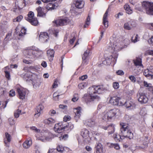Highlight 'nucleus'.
<instances>
[{"label": "nucleus", "instance_id": "nucleus-1", "mask_svg": "<svg viewBox=\"0 0 153 153\" xmlns=\"http://www.w3.org/2000/svg\"><path fill=\"white\" fill-rule=\"evenodd\" d=\"M116 37H111L109 43L107 45L108 51L112 53H116V52L122 50L124 48V42L123 41L116 42Z\"/></svg>", "mask_w": 153, "mask_h": 153}, {"label": "nucleus", "instance_id": "nucleus-2", "mask_svg": "<svg viewBox=\"0 0 153 153\" xmlns=\"http://www.w3.org/2000/svg\"><path fill=\"white\" fill-rule=\"evenodd\" d=\"M92 88L94 90L93 93L91 92L88 95L85 94L83 97V99L87 103L93 101L95 99H100V97L96 94L95 95V94L96 93L100 94L103 91V88L100 85L94 86Z\"/></svg>", "mask_w": 153, "mask_h": 153}, {"label": "nucleus", "instance_id": "nucleus-3", "mask_svg": "<svg viewBox=\"0 0 153 153\" xmlns=\"http://www.w3.org/2000/svg\"><path fill=\"white\" fill-rule=\"evenodd\" d=\"M121 114L120 110L117 108H113L104 112L102 114V119L105 121H111L114 120L116 115Z\"/></svg>", "mask_w": 153, "mask_h": 153}, {"label": "nucleus", "instance_id": "nucleus-4", "mask_svg": "<svg viewBox=\"0 0 153 153\" xmlns=\"http://www.w3.org/2000/svg\"><path fill=\"white\" fill-rule=\"evenodd\" d=\"M121 114L120 110L117 108H113L104 112L102 114V119L105 121H111L114 120L116 115Z\"/></svg>", "mask_w": 153, "mask_h": 153}, {"label": "nucleus", "instance_id": "nucleus-5", "mask_svg": "<svg viewBox=\"0 0 153 153\" xmlns=\"http://www.w3.org/2000/svg\"><path fill=\"white\" fill-rule=\"evenodd\" d=\"M143 8L145 10L146 13L149 15H153V3L148 1H144L142 3Z\"/></svg>", "mask_w": 153, "mask_h": 153}, {"label": "nucleus", "instance_id": "nucleus-6", "mask_svg": "<svg viewBox=\"0 0 153 153\" xmlns=\"http://www.w3.org/2000/svg\"><path fill=\"white\" fill-rule=\"evenodd\" d=\"M120 131L119 135L118 136L116 134H114L113 136V137L116 142L121 141L124 138V123H120Z\"/></svg>", "mask_w": 153, "mask_h": 153}, {"label": "nucleus", "instance_id": "nucleus-7", "mask_svg": "<svg viewBox=\"0 0 153 153\" xmlns=\"http://www.w3.org/2000/svg\"><path fill=\"white\" fill-rule=\"evenodd\" d=\"M105 58L103 61V63L105 65H109L111 62L115 63L118 56V54L116 53L112 54V55L108 56H105Z\"/></svg>", "mask_w": 153, "mask_h": 153}, {"label": "nucleus", "instance_id": "nucleus-8", "mask_svg": "<svg viewBox=\"0 0 153 153\" xmlns=\"http://www.w3.org/2000/svg\"><path fill=\"white\" fill-rule=\"evenodd\" d=\"M34 13L31 11L30 12L28 16L25 17V19L30 22L32 25L36 26L38 23L37 19L34 17Z\"/></svg>", "mask_w": 153, "mask_h": 153}, {"label": "nucleus", "instance_id": "nucleus-9", "mask_svg": "<svg viewBox=\"0 0 153 153\" xmlns=\"http://www.w3.org/2000/svg\"><path fill=\"white\" fill-rule=\"evenodd\" d=\"M70 22V20L66 18L64 19H60L54 21L53 23L54 25L58 26L67 25Z\"/></svg>", "mask_w": 153, "mask_h": 153}, {"label": "nucleus", "instance_id": "nucleus-10", "mask_svg": "<svg viewBox=\"0 0 153 153\" xmlns=\"http://www.w3.org/2000/svg\"><path fill=\"white\" fill-rule=\"evenodd\" d=\"M39 51L38 50L29 49L26 50L25 51L27 55V56L30 58H33L35 56L39 55L38 53Z\"/></svg>", "mask_w": 153, "mask_h": 153}, {"label": "nucleus", "instance_id": "nucleus-11", "mask_svg": "<svg viewBox=\"0 0 153 153\" xmlns=\"http://www.w3.org/2000/svg\"><path fill=\"white\" fill-rule=\"evenodd\" d=\"M134 63L136 66H138V69H137L138 72L136 73L137 74H139L143 70V65L142 64L141 59L140 58L137 57L136 59L133 60Z\"/></svg>", "mask_w": 153, "mask_h": 153}, {"label": "nucleus", "instance_id": "nucleus-12", "mask_svg": "<svg viewBox=\"0 0 153 153\" xmlns=\"http://www.w3.org/2000/svg\"><path fill=\"white\" fill-rule=\"evenodd\" d=\"M68 126L66 125L65 126L62 123H58L55 125L54 130L55 131L57 132L58 133H61L63 131L67 129Z\"/></svg>", "mask_w": 153, "mask_h": 153}, {"label": "nucleus", "instance_id": "nucleus-13", "mask_svg": "<svg viewBox=\"0 0 153 153\" xmlns=\"http://www.w3.org/2000/svg\"><path fill=\"white\" fill-rule=\"evenodd\" d=\"M119 97H114L111 98L110 100V103L114 105L123 106V103L120 100Z\"/></svg>", "mask_w": 153, "mask_h": 153}, {"label": "nucleus", "instance_id": "nucleus-14", "mask_svg": "<svg viewBox=\"0 0 153 153\" xmlns=\"http://www.w3.org/2000/svg\"><path fill=\"white\" fill-rule=\"evenodd\" d=\"M143 74L149 79H153V68L145 70L144 71Z\"/></svg>", "mask_w": 153, "mask_h": 153}, {"label": "nucleus", "instance_id": "nucleus-15", "mask_svg": "<svg viewBox=\"0 0 153 153\" xmlns=\"http://www.w3.org/2000/svg\"><path fill=\"white\" fill-rule=\"evenodd\" d=\"M17 91L20 99L23 100L25 98L27 95L26 91L25 89L18 88Z\"/></svg>", "mask_w": 153, "mask_h": 153}, {"label": "nucleus", "instance_id": "nucleus-16", "mask_svg": "<svg viewBox=\"0 0 153 153\" xmlns=\"http://www.w3.org/2000/svg\"><path fill=\"white\" fill-rule=\"evenodd\" d=\"M138 101L142 104L146 103L148 102V99L147 97L142 94L138 95Z\"/></svg>", "mask_w": 153, "mask_h": 153}, {"label": "nucleus", "instance_id": "nucleus-17", "mask_svg": "<svg viewBox=\"0 0 153 153\" xmlns=\"http://www.w3.org/2000/svg\"><path fill=\"white\" fill-rule=\"evenodd\" d=\"M59 5L57 3H49L47 4L45 7L46 9L48 10H52L56 9L58 6Z\"/></svg>", "mask_w": 153, "mask_h": 153}, {"label": "nucleus", "instance_id": "nucleus-18", "mask_svg": "<svg viewBox=\"0 0 153 153\" xmlns=\"http://www.w3.org/2000/svg\"><path fill=\"white\" fill-rule=\"evenodd\" d=\"M49 36L46 32H41L39 35V39L42 41L46 42L48 39Z\"/></svg>", "mask_w": 153, "mask_h": 153}, {"label": "nucleus", "instance_id": "nucleus-19", "mask_svg": "<svg viewBox=\"0 0 153 153\" xmlns=\"http://www.w3.org/2000/svg\"><path fill=\"white\" fill-rule=\"evenodd\" d=\"M109 11V9H108L104 14L103 19V23L105 28H107L108 26V21L107 19L108 14Z\"/></svg>", "mask_w": 153, "mask_h": 153}, {"label": "nucleus", "instance_id": "nucleus-20", "mask_svg": "<svg viewBox=\"0 0 153 153\" xmlns=\"http://www.w3.org/2000/svg\"><path fill=\"white\" fill-rule=\"evenodd\" d=\"M44 133L42 132L39 133L38 135L39 137H37V139L42 142H45L49 140L50 138L48 137L43 136L44 135Z\"/></svg>", "mask_w": 153, "mask_h": 153}, {"label": "nucleus", "instance_id": "nucleus-21", "mask_svg": "<svg viewBox=\"0 0 153 153\" xmlns=\"http://www.w3.org/2000/svg\"><path fill=\"white\" fill-rule=\"evenodd\" d=\"M44 106L42 104H39L36 107V111L37 113L35 114V116L36 117H38L41 113L42 110L44 109Z\"/></svg>", "mask_w": 153, "mask_h": 153}, {"label": "nucleus", "instance_id": "nucleus-22", "mask_svg": "<svg viewBox=\"0 0 153 153\" xmlns=\"http://www.w3.org/2000/svg\"><path fill=\"white\" fill-rule=\"evenodd\" d=\"M54 51L53 50H49L47 51V54L48 58L50 62H51L53 59Z\"/></svg>", "mask_w": 153, "mask_h": 153}, {"label": "nucleus", "instance_id": "nucleus-23", "mask_svg": "<svg viewBox=\"0 0 153 153\" xmlns=\"http://www.w3.org/2000/svg\"><path fill=\"white\" fill-rule=\"evenodd\" d=\"M37 12V16L41 17H45V16L46 14L44 13L42 10V8L41 7H39L36 9Z\"/></svg>", "mask_w": 153, "mask_h": 153}, {"label": "nucleus", "instance_id": "nucleus-24", "mask_svg": "<svg viewBox=\"0 0 153 153\" xmlns=\"http://www.w3.org/2000/svg\"><path fill=\"white\" fill-rule=\"evenodd\" d=\"M125 133L126 134L125 137L128 138L129 139L133 138V134L130 130L128 129L127 127L126 128L125 127Z\"/></svg>", "mask_w": 153, "mask_h": 153}, {"label": "nucleus", "instance_id": "nucleus-25", "mask_svg": "<svg viewBox=\"0 0 153 153\" xmlns=\"http://www.w3.org/2000/svg\"><path fill=\"white\" fill-rule=\"evenodd\" d=\"M84 2L82 0H77L76 1L75 5L77 8H81L83 7Z\"/></svg>", "mask_w": 153, "mask_h": 153}, {"label": "nucleus", "instance_id": "nucleus-26", "mask_svg": "<svg viewBox=\"0 0 153 153\" xmlns=\"http://www.w3.org/2000/svg\"><path fill=\"white\" fill-rule=\"evenodd\" d=\"M41 82L39 79L37 78L32 81V84L33 87L36 88H39Z\"/></svg>", "mask_w": 153, "mask_h": 153}, {"label": "nucleus", "instance_id": "nucleus-27", "mask_svg": "<svg viewBox=\"0 0 153 153\" xmlns=\"http://www.w3.org/2000/svg\"><path fill=\"white\" fill-rule=\"evenodd\" d=\"M32 141L30 139L25 142L23 144V147L26 149L28 148L32 145Z\"/></svg>", "mask_w": 153, "mask_h": 153}, {"label": "nucleus", "instance_id": "nucleus-28", "mask_svg": "<svg viewBox=\"0 0 153 153\" xmlns=\"http://www.w3.org/2000/svg\"><path fill=\"white\" fill-rule=\"evenodd\" d=\"M125 106L127 108H130V109H132L133 108L134 104L130 100H128L125 102Z\"/></svg>", "mask_w": 153, "mask_h": 153}, {"label": "nucleus", "instance_id": "nucleus-29", "mask_svg": "<svg viewBox=\"0 0 153 153\" xmlns=\"http://www.w3.org/2000/svg\"><path fill=\"white\" fill-rule=\"evenodd\" d=\"M24 0H18L16 2V4L17 5L18 7L19 8H22L23 7L25 6V4L24 5Z\"/></svg>", "mask_w": 153, "mask_h": 153}, {"label": "nucleus", "instance_id": "nucleus-30", "mask_svg": "<svg viewBox=\"0 0 153 153\" xmlns=\"http://www.w3.org/2000/svg\"><path fill=\"white\" fill-rule=\"evenodd\" d=\"M108 128H109L110 129H111L112 131H111L109 132L108 134H111L113 133L114 131V126L113 124H111V125L108 126H107L104 127L103 128L105 130H106Z\"/></svg>", "mask_w": 153, "mask_h": 153}, {"label": "nucleus", "instance_id": "nucleus-31", "mask_svg": "<svg viewBox=\"0 0 153 153\" xmlns=\"http://www.w3.org/2000/svg\"><path fill=\"white\" fill-rule=\"evenodd\" d=\"M97 151L103 152L102 145L100 143H97L95 147Z\"/></svg>", "mask_w": 153, "mask_h": 153}, {"label": "nucleus", "instance_id": "nucleus-32", "mask_svg": "<svg viewBox=\"0 0 153 153\" xmlns=\"http://www.w3.org/2000/svg\"><path fill=\"white\" fill-rule=\"evenodd\" d=\"M95 123V122L94 120L89 119L86 120L85 123L87 126L91 127L93 126Z\"/></svg>", "mask_w": 153, "mask_h": 153}, {"label": "nucleus", "instance_id": "nucleus-33", "mask_svg": "<svg viewBox=\"0 0 153 153\" xmlns=\"http://www.w3.org/2000/svg\"><path fill=\"white\" fill-rule=\"evenodd\" d=\"M125 10H126V13L128 14H131L133 12L132 10L130 8L128 4H126L125 5Z\"/></svg>", "mask_w": 153, "mask_h": 153}, {"label": "nucleus", "instance_id": "nucleus-34", "mask_svg": "<svg viewBox=\"0 0 153 153\" xmlns=\"http://www.w3.org/2000/svg\"><path fill=\"white\" fill-rule=\"evenodd\" d=\"M81 108L80 107H78L76 109V111L75 112V113L76 116L75 117H77L78 118L79 117L80 115V114L81 113Z\"/></svg>", "mask_w": 153, "mask_h": 153}, {"label": "nucleus", "instance_id": "nucleus-35", "mask_svg": "<svg viewBox=\"0 0 153 153\" xmlns=\"http://www.w3.org/2000/svg\"><path fill=\"white\" fill-rule=\"evenodd\" d=\"M139 40V38L138 35H134L131 38V41L133 43H136Z\"/></svg>", "mask_w": 153, "mask_h": 153}, {"label": "nucleus", "instance_id": "nucleus-36", "mask_svg": "<svg viewBox=\"0 0 153 153\" xmlns=\"http://www.w3.org/2000/svg\"><path fill=\"white\" fill-rule=\"evenodd\" d=\"M81 134L83 138H86L89 136V132L87 130L85 129L82 131Z\"/></svg>", "mask_w": 153, "mask_h": 153}, {"label": "nucleus", "instance_id": "nucleus-37", "mask_svg": "<svg viewBox=\"0 0 153 153\" xmlns=\"http://www.w3.org/2000/svg\"><path fill=\"white\" fill-rule=\"evenodd\" d=\"M129 23L130 24L131 26V29L132 27H135L137 25V24L136 22L134 20H131L129 21Z\"/></svg>", "mask_w": 153, "mask_h": 153}, {"label": "nucleus", "instance_id": "nucleus-38", "mask_svg": "<svg viewBox=\"0 0 153 153\" xmlns=\"http://www.w3.org/2000/svg\"><path fill=\"white\" fill-rule=\"evenodd\" d=\"M146 137V140L145 141L146 143H144L143 145L142 146H140L139 147H137L139 148L140 149H144L146 148L147 147V143L148 142V137Z\"/></svg>", "mask_w": 153, "mask_h": 153}, {"label": "nucleus", "instance_id": "nucleus-39", "mask_svg": "<svg viewBox=\"0 0 153 153\" xmlns=\"http://www.w3.org/2000/svg\"><path fill=\"white\" fill-rule=\"evenodd\" d=\"M5 137L7 140V141L4 140V142L5 144L7 143V142H9L11 141L10 135L8 133L6 132L5 134Z\"/></svg>", "mask_w": 153, "mask_h": 153}, {"label": "nucleus", "instance_id": "nucleus-40", "mask_svg": "<svg viewBox=\"0 0 153 153\" xmlns=\"http://www.w3.org/2000/svg\"><path fill=\"white\" fill-rule=\"evenodd\" d=\"M144 86L147 88V89L149 90L152 86L151 84L147 82L146 81H144L143 82Z\"/></svg>", "mask_w": 153, "mask_h": 153}, {"label": "nucleus", "instance_id": "nucleus-41", "mask_svg": "<svg viewBox=\"0 0 153 153\" xmlns=\"http://www.w3.org/2000/svg\"><path fill=\"white\" fill-rule=\"evenodd\" d=\"M21 112V111L19 109H18L14 111V116L15 118H18L19 117V115Z\"/></svg>", "mask_w": 153, "mask_h": 153}, {"label": "nucleus", "instance_id": "nucleus-42", "mask_svg": "<svg viewBox=\"0 0 153 153\" xmlns=\"http://www.w3.org/2000/svg\"><path fill=\"white\" fill-rule=\"evenodd\" d=\"M90 16L88 15V17L86 19V20L85 22V24L84 25V27L85 28L87 27L90 24Z\"/></svg>", "mask_w": 153, "mask_h": 153}, {"label": "nucleus", "instance_id": "nucleus-43", "mask_svg": "<svg viewBox=\"0 0 153 153\" xmlns=\"http://www.w3.org/2000/svg\"><path fill=\"white\" fill-rule=\"evenodd\" d=\"M89 53V50L86 51H85L84 53L83 54V56L82 57V59H86L87 57L88 56Z\"/></svg>", "mask_w": 153, "mask_h": 153}, {"label": "nucleus", "instance_id": "nucleus-44", "mask_svg": "<svg viewBox=\"0 0 153 153\" xmlns=\"http://www.w3.org/2000/svg\"><path fill=\"white\" fill-rule=\"evenodd\" d=\"M58 152L62 153L64 150V148L62 146L59 145L56 148Z\"/></svg>", "mask_w": 153, "mask_h": 153}, {"label": "nucleus", "instance_id": "nucleus-45", "mask_svg": "<svg viewBox=\"0 0 153 153\" xmlns=\"http://www.w3.org/2000/svg\"><path fill=\"white\" fill-rule=\"evenodd\" d=\"M78 99V95L77 94H75L73 96V97L72 99V101L75 102L77 101Z\"/></svg>", "mask_w": 153, "mask_h": 153}, {"label": "nucleus", "instance_id": "nucleus-46", "mask_svg": "<svg viewBox=\"0 0 153 153\" xmlns=\"http://www.w3.org/2000/svg\"><path fill=\"white\" fill-rule=\"evenodd\" d=\"M130 24L129 23V21H128L127 22L125 23V29H126L128 30H130L131 29V26H130Z\"/></svg>", "mask_w": 153, "mask_h": 153}, {"label": "nucleus", "instance_id": "nucleus-47", "mask_svg": "<svg viewBox=\"0 0 153 153\" xmlns=\"http://www.w3.org/2000/svg\"><path fill=\"white\" fill-rule=\"evenodd\" d=\"M116 74L118 75L122 76L124 74L123 71L121 70H119L116 71Z\"/></svg>", "mask_w": 153, "mask_h": 153}, {"label": "nucleus", "instance_id": "nucleus-48", "mask_svg": "<svg viewBox=\"0 0 153 153\" xmlns=\"http://www.w3.org/2000/svg\"><path fill=\"white\" fill-rule=\"evenodd\" d=\"M123 15V13L122 12H119L117 14H116L114 16L116 19H119L121 18V16Z\"/></svg>", "mask_w": 153, "mask_h": 153}, {"label": "nucleus", "instance_id": "nucleus-49", "mask_svg": "<svg viewBox=\"0 0 153 153\" xmlns=\"http://www.w3.org/2000/svg\"><path fill=\"white\" fill-rule=\"evenodd\" d=\"M129 78L133 82H135L136 81V78L134 76L131 75L129 76Z\"/></svg>", "mask_w": 153, "mask_h": 153}, {"label": "nucleus", "instance_id": "nucleus-50", "mask_svg": "<svg viewBox=\"0 0 153 153\" xmlns=\"http://www.w3.org/2000/svg\"><path fill=\"white\" fill-rule=\"evenodd\" d=\"M15 95V92L13 90H11L9 92V95L10 97L14 96Z\"/></svg>", "mask_w": 153, "mask_h": 153}, {"label": "nucleus", "instance_id": "nucleus-51", "mask_svg": "<svg viewBox=\"0 0 153 153\" xmlns=\"http://www.w3.org/2000/svg\"><path fill=\"white\" fill-rule=\"evenodd\" d=\"M71 117L70 116L65 115L63 118V120L65 122H67L68 121L70 120Z\"/></svg>", "mask_w": 153, "mask_h": 153}, {"label": "nucleus", "instance_id": "nucleus-52", "mask_svg": "<svg viewBox=\"0 0 153 153\" xmlns=\"http://www.w3.org/2000/svg\"><path fill=\"white\" fill-rule=\"evenodd\" d=\"M23 16H22L21 15H20L19 16H18L16 19H15L14 20V22H15V20H16V21L17 22H20L21 20L23 19Z\"/></svg>", "mask_w": 153, "mask_h": 153}, {"label": "nucleus", "instance_id": "nucleus-53", "mask_svg": "<svg viewBox=\"0 0 153 153\" xmlns=\"http://www.w3.org/2000/svg\"><path fill=\"white\" fill-rule=\"evenodd\" d=\"M146 113V111L145 108H142L140 111V113L143 116L145 115Z\"/></svg>", "mask_w": 153, "mask_h": 153}, {"label": "nucleus", "instance_id": "nucleus-54", "mask_svg": "<svg viewBox=\"0 0 153 153\" xmlns=\"http://www.w3.org/2000/svg\"><path fill=\"white\" fill-rule=\"evenodd\" d=\"M113 86L115 89H117L119 87V83L118 82H114L113 83Z\"/></svg>", "mask_w": 153, "mask_h": 153}, {"label": "nucleus", "instance_id": "nucleus-55", "mask_svg": "<svg viewBox=\"0 0 153 153\" xmlns=\"http://www.w3.org/2000/svg\"><path fill=\"white\" fill-rule=\"evenodd\" d=\"M4 72L5 73L6 77L9 79L10 77V75L9 72L7 71H5Z\"/></svg>", "mask_w": 153, "mask_h": 153}, {"label": "nucleus", "instance_id": "nucleus-56", "mask_svg": "<svg viewBox=\"0 0 153 153\" xmlns=\"http://www.w3.org/2000/svg\"><path fill=\"white\" fill-rule=\"evenodd\" d=\"M82 61L81 64L82 66H84L88 64V62L86 59H82Z\"/></svg>", "mask_w": 153, "mask_h": 153}, {"label": "nucleus", "instance_id": "nucleus-57", "mask_svg": "<svg viewBox=\"0 0 153 153\" xmlns=\"http://www.w3.org/2000/svg\"><path fill=\"white\" fill-rule=\"evenodd\" d=\"M57 149H50L49 150V152L51 153H57Z\"/></svg>", "mask_w": 153, "mask_h": 153}, {"label": "nucleus", "instance_id": "nucleus-58", "mask_svg": "<svg viewBox=\"0 0 153 153\" xmlns=\"http://www.w3.org/2000/svg\"><path fill=\"white\" fill-rule=\"evenodd\" d=\"M31 129L35 130L36 132H40V130L36 128L34 126H33L30 128Z\"/></svg>", "mask_w": 153, "mask_h": 153}, {"label": "nucleus", "instance_id": "nucleus-59", "mask_svg": "<svg viewBox=\"0 0 153 153\" xmlns=\"http://www.w3.org/2000/svg\"><path fill=\"white\" fill-rule=\"evenodd\" d=\"M9 123L11 125H13L15 123V121L12 118H9Z\"/></svg>", "mask_w": 153, "mask_h": 153}, {"label": "nucleus", "instance_id": "nucleus-60", "mask_svg": "<svg viewBox=\"0 0 153 153\" xmlns=\"http://www.w3.org/2000/svg\"><path fill=\"white\" fill-rule=\"evenodd\" d=\"M106 144L107 146L110 148L113 147L114 145V143H107Z\"/></svg>", "mask_w": 153, "mask_h": 153}, {"label": "nucleus", "instance_id": "nucleus-61", "mask_svg": "<svg viewBox=\"0 0 153 153\" xmlns=\"http://www.w3.org/2000/svg\"><path fill=\"white\" fill-rule=\"evenodd\" d=\"M86 85L84 84L80 83L78 85V86L79 88L81 89H83L85 87Z\"/></svg>", "mask_w": 153, "mask_h": 153}, {"label": "nucleus", "instance_id": "nucleus-62", "mask_svg": "<svg viewBox=\"0 0 153 153\" xmlns=\"http://www.w3.org/2000/svg\"><path fill=\"white\" fill-rule=\"evenodd\" d=\"M88 76L87 75H85L83 76H82L81 77L79 78V79H81L82 80H85V79H87V78Z\"/></svg>", "mask_w": 153, "mask_h": 153}, {"label": "nucleus", "instance_id": "nucleus-63", "mask_svg": "<svg viewBox=\"0 0 153 153\" xmlns=\"http://www.w3.org/2000/svg\"><path fill=\"white\" fill-rule=\"evenodd\" d=\"M57 85H58L57 84V80H56L53 85V87L54 88H56V87H57Z\"/></svg>", "mask_w": 153, "mask_h": 153}, {"label": "nucleus", "instance_id": "nucleus-64", "mask_svg": "<svg viewBox=\"0 0 153 153\" xmlns=\"http://www.w3.org/2000/svg\"><path fill=\"white\" fill-rule=\"evenodd\" d=\"M50 118L45 119L43 121V122L45 124H50Z\"/></svg>", "mask_w": 153, "mask_h": 153}]
</instances>
